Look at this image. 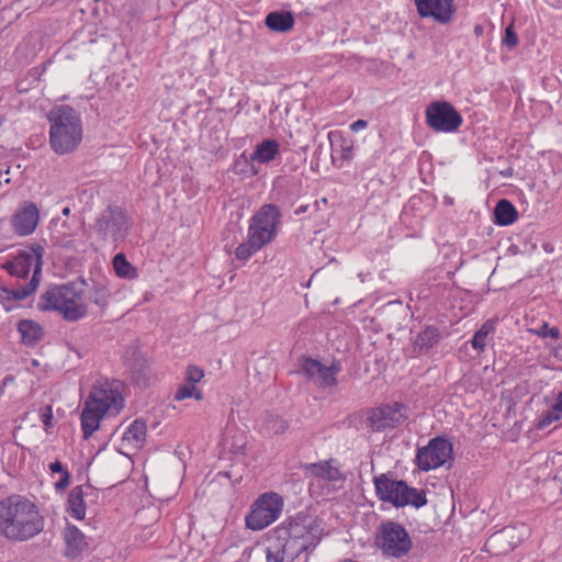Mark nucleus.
<instances>
[{
    "label": "nucleus",
    "mask_w": 562,
    "mask_h": 562,
    "mask_svg": "<svg viewBox=\"0 0 562 562\" xmlns=\"http://www.w3.org/2000/svg\"><path fill=\"white\" fill-rule=\"evenodd\" d=\"M323 536L324 527L321 519L297 514L271 531L267 544V561L306 562Z\"/></svg>",
    "instance_id": "f257e3e1"
},
{
    "label": "nucleus",
    "mask_w": 562,
    "mask_h": 562,
    "mask_svg": "<svg viewBox=\"0 0 562 562\" xmlns=\"http://www.w3.org/2000/svg\"><path fill=\"white\" fill-rule=\"evenodd\" d=\"M45 520L38 506L21 495L0 501V536L9 541L24 542L44 530Z\"/></svg>",
    "instance_id": "f03ea898"
},
{
    "label": "nucleus",
    "mask_w": 562,
    "mask_h": 562,
    "mask_svg": "<svg viewBox=\"0 0 562 562\" xmlns=\"http://www.w3.org/2000/svg\"><path fill=\"white\" fill-rule=\"evenodd\" d=\"M49 122V146L57 155L74 153L83 138L80 114L70 105L58 104L47 113Z\"/></svg>",
    "instance_id": "7ed1b4c3"
},
{
    "label": "nucleus",
    "mask_w": 562,
    "mask_h": 562,
    "mask_svg": "<svg viewBox=\"0 0 562 562\" xmlns=\"http://www.w3.org/2000/svg\"><path fill=\"white\" fill-rule=\"evenodd\" d=\"M37 306L41 311L58 312L67 322L80 321L88 314L85 290L75 283L49 286Z\"/></svg>",
    "instance_id": "20e7f679"
},
{
    "label": "nucleus",
    "mask_w": 562,
    "mask_h": 562,
    "mask_svg": "<svg viewBox=\"0 0 562 562\" xmlns=\"http://www.w3.org/2000/svg\"><path fill=\"white\" fill-rule=\"evenodd\" d=\"M374 487L379 499L391 503L395 507L412 505L420 508L427 504L423 491L409 487L404 481L394 480L387 474L374 477Z\"/></svg>",
    "instance_id": "39448f33"
},
{
    "label": "nucleus",
    "mask_w": 562,
    "mask_h": 562,
    "mask_svg": "<svg viewBox=\"0 0 562 562\" xmlns=\"http://www.w3.org/2000/svg\"><path fill=\"white\" fill-rule=\"evenodd\" d=\"M282 509L283 498L278 493H263L252 503L245 525L254 531L262 530L279 519Z\"/></svg>",
    "instance_id": "423d86ee"
},
{
    "label": "nucleus",
    "mask_w": 562,
    "mask_h": 562,
    "mask_svg": "<svg viewBox=\"0 0 562 562\" xmlns=\"http://www.w3.org/2000/svg\"><path fill=\"white\" fill-rule=\"evenodd\" d=\"M281 213L277 205H262L249 220L247 236L263 247L272 243L278 234Z\"/></svg>",
    "instance_id": "0eeeda50"
},
{
    "label": "nucleus",
    "mask_w": 562,
    "mask_h": 562,
    "mask_svg": "<svg viewBox=\"0 0 562 562\" xmlns=\"http://www.w3.org/2000/svg\"><path fill=\"white\" fill-rule=\"evenodd\" d=\"M86 402L105 416L119 415L125 405L121 385L116 381L109 380L98 381Z\"/></svg>",
    "instance_id": "6e6552de"
},
{
    "label": "nucleus",
    "mask_w": 562,
    "mask_h": 562,
    "mask_svg": "<svg viewBox=\"0 0 562 562\" xmlns=\"http://www.w3.org/2000/svg\"><path fill=\"white\" fill-rule=\"evenodd\" d=\"M44 251V247L40 244H32L31 246L21 250L3 267L11 276H15L22 279H25L32 272L30 282H34L36 279L37 288L42 273Z\"/></svg>",
    "instance_id": "1a4fd4ad"
},
{
    "label": "nucleus",
    "mask_w": 562,
    "mask_h": 562,
    "mask_svg": "<svg viewBox=\"0 0 562 562\" xmlns=\"http://www.w3.org/2000/svg\"><path fill=\"white\" fill-rule=\"evenodd\" d=\"M453 446L447 438L435 437L416 452V464L420 471L428 472L452 460Z\"/></svg>",
    "instance_id": "9d476101"
},
{
    "label": "nucleus",
    "mask_w": 562,
    "mask_h": 562,
    "mask_svg": "<svg viewBox=\"0 0 562 562\" xmlns=\"http://www.w3.org/2000/svg\"><path fill=\"white\" fill-rule=\"evenodd\" d=\"M376 544L389 557L402 558L412 547L411 538L403 526L389 521L381 526Z\"/></svg>",
    "instance_id": "9b49d317"
},
{
    "label": "nucleus",
    "mask_w": 562,
    "mask_h": 562,
    "mask_svg": "<svg viewBox=\"0 0 562 562\" xmlns=\"http://www.w3.org/2000/svg\"><path fill=\"white\" fill-rule=\"evenodd\" d=\"M407 419V408L398 402H391L373 407L367 413L366 423L373 431L395 428Z\"/></svg>",
    "instance_id": "f8f14e48"
},
{
    "label": "nucleus",
    "mask_w": 562,
    "mask_h": 562,
    "mask_svg": "<svg viewBox=\"0 0 562 562\" xmlns=\"http://www.w3.org/2000/svg\"><path fill=\"white\" fill-rule=\"evenodd\" d=\"M426 123L437 132L451 133L462 124V116L447 101H436L426 109Z\"/></svg>",
    "instance_id": "ddd939ff"
},
{
    "label": "nucleus",
    "mask_w": 562,
    "mask_h": 562,
    "mask_svg": "<svg viewBox=\"0 0 562 562\" xmlns=\"http://www.w3.org/2000/svg\"><path fill=\"white\" fill-rule=\"evenodd\" d=\"M307 474L319 485L327 488V493L342 487L345 475L334 459L310 463L305 467Z\"/></svg>",
    "instance_id": "4468645a"
},
{
    "label": "nucleus",
    "mask_w": 562,
    "mask_h": 562,
    "mask_svg": "<svg viewBox=\"0 0 562 562\" xmlns=\"http://www.w3.org/2000/svg\"><path fill=\"white\" fill-rule=\"evenodd\" d=\"M127 217L120 207H108L95 222V231L103 239L117 240L126 232Z\"/></svg>",
    "instance_id": "2eb2a0df"
},
{
    "label": "nucleus",
    "mask_w": 562,
    "mask_h": 562,
    "mask_svg": "<svg viewBox=\"0 0 562 562\" xmlns=\"http://www.w3.org/2000/svg\"><path fill=\"white\" fill-rule=\"evenodd\" d=\"M422 18H431L439 24H448L456 13L454 0H414Z\"/></svg>",
    "instance_id": "dca6fc26"
},
{
    "label": "nucleus",
    "mask_w": 562,
    "mask_h": 562,
    "mask_svg": "<svg viewBox=\"0 0 562 562\" xmlns=\"http://www.w3.org/2000/svg\"><path fill=\"white\" fill-rule=\"evenodd\" d=\"M302 370L307 379L313 380L319 387L337 384L338 370L334 366L326 367L315 359L306 358L303 360Z\"/></svg>",
    "instance_id": "f3484780"
},
{
    "label": "nucleus",
    "mask_w": 562,
    "mask_h": 562,
    "mask_svg": "<svg viewBox=\"0 0 562 562\" xmlns=\"http://www.w3.org/2000/svg\"><path fill=\"white\" fill-rule=\"evenodd\" d=\"M40 222V211L32 202H24L12 216L13 231L20 236L31 235Z\"/></svg>",
    "instance_id": "a211bd4d"
},
{
    "label": "nucleus",
    "mask_w": 562,
    "mask_h": 562,
    "mask_svg": "<svg viewBox=\"0 0 562 562\" xmlns=\"http://www.w3.org/2000/svg\"><path fill=\"white\" fill-rule=\"evenodd\" d=\"M36 289V279L34 282H29L26 285L15 289L0 288V303L7 312L13 311L21 301L35 292Z\"/></svg>",
    "instance_id": "6ab92c4d"
},
{
    "label": "nucleus",
    "mask_w": 562,
    "mask_h": 562,
    "mask_svg": "<svg viewBox=\"0 0 562 562\" xmlns=\"http://www.w3.org/2000/svg\"><path fill=\"white\" fill-rule=\"evenodd\" d=\"M147 435V425L142 419L133 420L122 435V447L126 449H139L143 447Z\"/></svg>",
    "instance_id": "aec40b11"
},
{
    "label": "nucleus",
    "mask_w": 562,
    "mask_h": 562,
    "mask_svg": "<svg viewBox=\"0 0 562 562\" xmlns=\"http://www.w3.org/2000/svg\"><path fill=\"white\" fill-rule=\"evenodd\" d=\"M105 417L98 408L85 402L80 414V427L83 439L88 440L99 428L101 420Z\"/></svg>",
    "instance_id": "412c9836"
},
{
    "label": "nucleus",
    "mask_w": 562,
    "mask_h": 562,
    "mask_svg": "<svg viewBox=\"0 0 562 562\" xmlns=\"http://www.w3.org/2000/svg\"><path fill=\"white\" fill-rule=\"evenodd\" d=\"M64 540L66 543L65 554L69 558H77L87 548L86 536L76 526L65 528Z\"/></svg>",
    "instance_id": "4be33fe9"
},
{
    "label": "nucleus",
    "mask_w": 562,
    "mask_h": 562,
    "mask_svg": "<svg viewBox=\"0 0 562 562\" xmlns=\"http://www.w3.org/2000/svg\"><path fill=\"white\" fill-rule=\"evenodd\" d=\"M21 342L25 346H35L44 336L43 326L33 319H22L18 323Z\"/></svg>",
    "instance_id": "5701e85b"
},
{
    "label": "nucleus",
    "mask_w": 562,
    "mask_h": 562,
    "mask_svg": "<svg viewBox=\"0 0 562 562\" xmlns=\"http://www.w3.org/2000/svg\"><path fill=\"white\" fill-rule=\"evenodd\" d=\"M280 154V144L276 139H263L257 144L250 155V161L260 165L269 164Z\"/></svg>",
    "instance_id": "b1692460"
},
{
    "label": "nucleus",
    "mask_w": 562,
    "mask_h": 562,
    "mask_svg": "<svg viewBox=\"0 0 562 562\" xmlns=\"http://www.w3.org/2000/svg\"><path fill=\"white\" fill-rule=\"evenodd\" d=\"M86 502L83 486H75L67 499V513L77 520H82L86 517Z\"/></svg>",
    "instance_id": "393cba45"
},
{
    "label": "nucleus",
    "mask_w": 562,
    "mask_h": 562,
    "mask_svg": "<svg viewBox=\"0 0 562 562\" xmlns=\"http://www.w3.org/2000/svg\"><path fill=\"white\" fill-rule=\"evenodd\" d=\"M265 23L273 32L285 33L294 27V18L289 11H274L266 16Z\"/></svg>",
    "instance_id": "a878e982"
},
{
    "label": "nucleus",
    "mask_w": 562,
    "mask_h": 562,
    "mask_svg": "<svg viewBox=\"0 0 562 562\" xmlns=\"http://www.w3.org/2000/svg\"><path fill=\"white\" fill-rule=\"evenodd\" d=\"M498 319L490 318L485 321L481 327L474 333L471 339L472 348L477 352H483L487 345V338L494 335Z\"/></svg>",
    "instance_id": "bb28decb"
},
{
    "label": "nucleus",
    "mask_w": 562,
    "mask_h": 562,
    "mask_svg": "<svg viewBox=\"0 0 562 562\" xmlns=\"http://www.w3.org/2000/svg\"><path fill=\"white\" fill-rule=\"evenodd\" d=\"M494 216L497 225L508 226L517 221L518 212L510 201L503 199L495 205Z\"/></svg>",
    "instance_id": "cd10ccee"
},
{
    "label": "nucleus",
    "mask_w": 562,
    "mask_h": 562,
    "mask_svg": "<svg viewBox=\"0 0 562 562\" xmlns=\"http://www.w3.org/2000/svg\"><path fill=\"white\" fill-rule=\"evenodd\" d=\"M115 274L121 279L134 280L138 277V271L125 257L124 254H116L112 260Z\"/></svg>",
    "instance_id": "c85d7f7f"
},
{
    "label": "nucleus",
    "mask_w": 562,
    "mask_h": 562,
    "mask_svg": "<svg viewBox=\"0 0 562 562\" xmlns=\"http://www.w3.org/2000/svg\"><path fill=\"white\" fill-rule=\"evenodd\" d=\"M440 340V333L434 326H427L415 338V346L419 351H426L436 346Z\"/></svg>",
    "instance_id": "c756f323"
},
{
    "label": "nucleus",
    "mask_w": 562,
    "mask_h": 562,
    "mask_svg": "<svg viewBox=\"0 0 562 562\" xmlns=\"http://www.w3.org/2000/svg\"><path fill=\"white\" fill-rule=\"evenodd\" d=\"M328 137L330 139L333 153L339 154L342 160H350L352 158L353 145L351 140L334 133H329Z\"/></svg>",
    "instance_id": "7c9ffc66"
},
{
    "label": "nucleus",
    "mask_w": 562,
    "mask_h": 562,
    "mask_svg": "<svg viewBox=\"0 0 562 562\" xmlns=\"http://www.w3.org/2000/svg\"><path fill=\"white\" fill-rule=\"evenodd\" d=\"M262 248V245L247 236L246 240L236 247L235 258L241 262H247L254 255L259 252Z\"/></svg>",
    "instance_id": "2f4dec72"
},
{
    "label": "nucleus",
    "mask_w": 562,
    "mask_h": 562,
    "mask_svg": "<svg viewBox=\"0 0 562 562\" xmlns=\"http://www.w3.org/2000/svg\"><path fill=\"white\" fill-rule=\"evenodd\" d=\"M562 419V392L558 395L555 403L538 422V428L544 429L551 424Z\"/></svg>",
    "instance_id": "473e14b6"
},
{
    "label": "nucleus",
    "mask_w": 562,
    "mask_h": 562,
    "mask_svg": "<svg viewBox=\"0 0 562 562\" xmlns=\"http://www.w3.org/2000/svg\"><path fill=\"white\" fill-rule=\"evenodd\" d=\"M263 428L268 435H281L289 428V423L281 416L267 414Z\"/></svg>",
    "instance_id": "72a5a7b5"
},
{
    "label": "nucleus",
    "mask_w": 562,
    "mask_h": 562,
    "mask_svg": "<svg viewBox=\"0 0 562 562\" xmlns=\"http://www.w3.org/2000/svg\"><path fill=\"white\" fill-rule=\"evenodd\" d=\"M204 397L203 391L200 390L196 385L190 384L188 382L181 384L175 395L173 398L177 402L184 401L187 398H194L196 401H202Z\"/></svg>",
    "instance_id": "f704fd0d"
},
{
    "label": "nucleus",
    "mask_w": 562,
    "mask_h": 562,
    "mask_svg": "<svg viewBox=\"0 0 562 562\" xmlns=\"http://www.w3.org/2000/svg\"><path fill=\"white\" fill-rule=\"evenodd\" d=\"M48 469L53 473L61 474L60 479L55 483V490L65 491L70 484L71 475L69 471L63 467V463L59 460L52 462L48 465Z\"/></svg>",
    "instance_id": "c9c22d12"
},
{
    "label": "nucleus",
    "mask_w": 562,
    "mask_h": 562,
    "mask_svg": "<svg viewBox=\"0 0 562 562\" xmlns=\"http://www.w3.org/2000/svg\"><path fill=\"white\" fill-rule=\"evenodd\" d=\"M75 223H69L67 221H64L61 224H60V229H58L56 232V240L57 243L61 244V245H69L71 243V238L77 236L78 235V231H79V227L77 226L76 228H72L71 226L74 225Z\"/></svg>",
    "instance_id": "e433bc0d"
},
{
    "label": "nucleus",
    "mask_w": 562,
    "mask_h": 562,
    "mask_svg": "<svg viewBox=\"0 0 562 562\" xmlns=\"http://www.w3.org/2000/svg\"><path fill=\"white\" fill-rule=\"evenodd\" d=\"M110 296L111 291L104 283H99L94 285L93 290L90 293L91 301L99 306L106 305Z\"/></svg>",
    "instance_id": "4c0bfd02"
},
{
    "label": "nucleus",
    "mask_w": 562,
    "mask_h": 562,
    "mask_svg": "<svg viewBox=\"0 0 562 562\" xmlns=\"http://www.w3.org/2000/svg\"><path fill=\"white\" fill-rule=\"evenodd\" d=\"M38 417L43 424L45 432L49 434L54 428V415L52 405H43L38 409Z\"/></svg>",
    "instance_id": "58836bf2"
},
{
    "label": "nucleus",
    "mask_w": 562,
    "mask_h": 562,
    "mask_svg": "<svg viewBox=\"0 0 562 562\" xmlns=\"http://www.w3.org/2000/svg\"><path fill=\"white\" fill-rule=\"evenodd\" d=\"M204 371L198 366L190 364L187 367L184 372V380L186 382L196 385L199 382H201L204 378Z\"/></svg>",
    "instance_id": "ea45409f"
},
{
    "label": "nucleus",
    "mask_w": 562,
    "mask_h": 562,
    "mask_svg": "<svg viewBox=\"0 0 562 562\" xmlns=\"http://www.w3.org/2000/svg\"><path fill=\"white\" fill-rule=\"evenodd\" d=\"M536 334L539 337L547 338L550 337L553 340H558L560 338V329L555 326L550 327L548 323H543L537 330Z\"/></svg>",
    "instance_id": "a19ab883"
},
{
    "label": "nucleus",
    "mask_w": 562,
    "mask_h": 562,
    "mask_svg": "<svg viewBox=\"0 0 562 562\" xmlns=\"http://www.w3.org/2000/svg\"><path fill=\"white\" fill-rule=\"evenodd\" d=\"M503 43L508 46L509 48H515L518 43V35L516 34L514 30V23L512 22L505 30V36L503 38Z\"/></svg>",
    "instance_id": "79ce46f5"
},
{
    "label": "nucleus",
    "mask_w": 562,
    "mask_h": 562,
    "mask_svg": "<svg viewBox=\"0 0 562 562\" xmlns=\"http://www.w3.org/2000/svg\"><path fill=\"white\" fill-rule=\"evenodd\" d=\"M368 122L366 120H357L350 125V131L353 133H358L364 128H367Z\"/></svg>",
    "instance_id": "37998d69"
},
{
    "label": "nucleus",
    "mask_w": 562,
    "mask_h": 562,
    "mask_svg": "<svg viewBox=\"0 0 562 562\" xmlns=\"http://www.w3.org/2000/svg\"><path fill=\"white\" fill-rule=\"evenodd\" d=\"M474 32L477 36H480L483 33V27L481 25H476Z\"/></svg>",
    "instance_id": "c03bdc74"
},
{
    "label": "nucleus",
    "mask_w": 562,
    "mask_h": 562,
    "mask_svg": "<svg viewBox=\"0 0 562 562\" xmlns=\"http://www.w3.org/2000/svg\"><path fill=\"white\" fill-rule=\"evenodd\" d=\"M70 212H71V211H70V209H69L68 206H66V207H64V209H63V214H64L65 216H68V215L70 214Z\"/></svg>",
    "instance_id": "a18cd8bd"
}]
</instances>
